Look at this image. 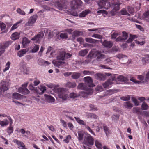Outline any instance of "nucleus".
<instances>
[{
    "mask_svg": "<svg viewBox=\"0 0 149 149\" xmlns=\"http://www.w3.org/2000/svg\"><path fill=\"white\" fill-rule=\"evenodd\" d=\"M56 53V57L57 61L53 60L52 63L56 66L59 68H63L66 65V63L62 61L64 60V54L65 49H57L55 51H52L50 53V55L52 57L53 56V54Z\"/></svg>",
    "mask_w": 149,
    "mask_h": 149,
    "instance_id": "nucleus-1",
    "label": "nucleus"
},
{
    "mask_svg": "<svg viewBox=\"0 0 149 149\" xmlns=\"http://www.w3.org/2000/svg\"><path fill=\"white\" fill-rule=\"evenodd\" d=\"M56 92L58 94L59 97L65 100L69 98L67 91L64 88H58L55 89Z\"/></svg>",
    "mask_w": 149,
    "mask_h": 149,
    "instance_id": "nucleus-2",
    "label": "nucleus"
},
{
    "mask_svg": "<svg viewBox=\"0 0 149 149\" xmlns=\"http://www.w3.org/2000/svg\"><path fill=\"white\" fill-rule=\"evenodd\" d=\"M10 83L8 81H2L0 83V94L8 90Z\"/></svg>",
    "mask_w": 149,
    "mask_h": 149,
    "instance_id": "nucleus-3",
    "label": "nucleus"
},
{
    "mask_svg": "<svg viewBox=\"0 0 149 149\" xmlns=\"http://www.w3.org/2000/svg\"><path fill=\"white\" fill-rule=\"evenodd\" d=\"M82 3L81 0H72L70 4V6L72 8L75 9L80 8Z\"/></svg>",
    "mask_w": 149,
    "mask_h": 149,
    "instance_id": "nucleus-4",
    "label": "nucleus"
},
{
    "mask_svg": "<svg viewBox=\"0 0 149 149\" xmlns=\"http://www.w3.org/2000/svg\"><path fill=\"white\" fill-rule=\"evenodd\" d=\"M93 92L92 88H88L86 90V91H81L80 92L79 94V96H80L84 98H87L88 95H91Z\"/></svg>",
    "mask_w": 149,
    "mask_h": 149,
    "instance_id": "nucleus-5",
    "label": "nucleus"
},
{
    "mask_svg": "<svg viewBox=\"0 0 149 149\" xmlns=\"http://www.w3.org/2000/svg\"><path fill=\"white\" fill-rule=\"evenodd\" d=\"M98 4L100 7L106 9H108L111 6L110 3L108 1V0H100Z\"/></svg>",
    "mask_w": 149,
    "mask_h": 149,
    "instance_id": "nucleus-6",
    "label": "nucleus"
},
{
    "mask_svg": "<svg viewBox=\"0 0 149 149\" xmlns=\"http://www.w3.org/2000/svg\"><path fill=\"white\" fill-rule=\"evenodd\" d=\"M44 36L43 31L39 32L38 34L36 35L34 37L32 38L31 40L33 41L36 43H40V40L42 39Z\"/></svg>",
    "mask_w": 149,
    "mask_h": 149,
    "instance_id": "nucleus-7",
    "label": "nucleus"
},
{
    "mask_svg": "<svg viewBox=\"0 0 149 149\" xmlns=\"http://www.w3.org/2000/svg\"><path fill=\"white\" fill-rule=\"evenodd\" d=\"M28 83H25L22 85V87L19 88L18 92L24 95H27L29 93V91L26 88Z\"/></svg>",
    "mask_w": 149,
    "mask_h": 149,
    "instance_id": "nucleus-8",
    "label": "nucleus"
},
{
    "mask_svg": "<svg viewBox=\"0 0 149 149\" xmlns=\"http://www.w3.org/2000/svg\"><path fill=\"white\" fill-rule=\"evenodd\" d=\"M84 142L85 144L93 145V139L90 135L86 134L84 137Z\"/></svg>",
    "mask_w": 149,
    "mask_h": 149,
    "instance_id": "nucleus-9",
    "label": "nucleus"
},
{
    "mask_svg": "<svg viewBox=\"0 0 149 149\" xmlns=\"http://www.w3.org/2000/svg\"><path fill=\"white\" fill-rule=\"evenodd\" d=\"M37 17V15H34L31 16L29 19L28 22L25 24L24 26L27 27L32 25L36 22Z\"/></svg>",
    "mask_w": 149,
    "mask_h": 149,
    "instance_id": "nucleus-10",
    "label": "nucleus"
},
{
    "mask_svg": "<svg viewBox=\"0 0 149 149\" xmlns=\"http://www.w3.org/2000/svg\"><path fill=\"white\" fill-rule=\"evenodd\" d=\"M94 55L96 57V59L98 61H100L102 59L105 58V56L102 54L100 51H96L94 53Z\"/></svg>",
    "mask_w": 149,
    "mask_h": 149,
    "instance_id": "nucleus-11",
    "label": "nucleus"
},
{
    "mask_svg": "<svg viewBox=\"0 0 149 149\" xmlns=\"http://www.w3.org/2000/svg\"><path fill=\"white\" fill-rule=\"evenodd\" d=\"M127 80L126 77L121 75H118L117 74H115L114 76L112 77V81H125Z\"/></svg>",
    "mask_w": 149,
    "mask_h": 149,
    "instance_id": "nucleus-12",
    "label": "nucleus"
},
{
    "mask_svg": "<svg viewBox=\"0 0 149 149\" xmlns=\"http://www.w3.org/2000/svg\"><path fill=\"white\" fill-rule=\"evenodd\" d=\"M19 66L21 71L24 74H27L28 70L26 67V63L24 61L20 63Z\"/></svg>",
    "mask_w": 149,
    "mask_h": 149,
    "instance_id": "nucleus-13",
    "label": "nucleus"
},
{
    "mask_svg": "<svg viewBox=\"0 0 149 149\" xmlns=\"http://www.w3.org/2000/svg\"><path fill=\"white\" fill-rule=\"evenodd\" d=\"M84 80L86 84L88 86L89 88L93 87V80L90 77L88 76L84 77Z\"/></svg>",
    "mask_w": 149,
    "mask_h": 149,
    "instance_id": "nucleus-14",
    "label": "nucleus"
},
{
    "mask_svg": "<svg viewBox=\"0 0 149 149\" xmlns=\"http://www.w3.org/2000/svg\"><path fill=\"white\" fill-rule=\"evenodd\" d=\"M100 41L102 44L103 46L107 48H110L113 45L112 42L110 41L105 40L103 42H102V40H101Z\"/></svg>",
    "mask_w": 149,
    "mask_h": 149,
    "instance_id": "nucleus-15",
    "label": "nucleus"
},
{
    "mask_svg": "<svg viewBox=\"0 0 149 149\" xmlns=\"http://www.w3.org/2000/svg\"><path fill=\"white\" fill-rule=\"evenodd\" d=\"M95 78L99 80H104L106 79V76L104 74L98 73L95 76Z\"/></svg>",
    "mask_w": 149,
    "mask_h": 149,
    "instance_id": "nucleus-16",
    "label": "nucleus"
},
{
    "mask_svg": "<svg viewBox=\"0 0 149 149\" xmlns=\"http://www.w3.org/2000/svg\"><path fill=\"white\" fill-rule=\"evenodd\" d=\"M10 44V42L9 41L0 43V49H4L7 47Z\"/></svg>",
    "mask_w": 149,
    "mask_h": 149,
    "instance_id": "nucleus-17",
    "label": "nucleus"
},
{
    "mask_svg": "<svg viewBox=\"0 0 149 149\" xmlns=\"http://www.w3.org/2000/svg\"><path fill=\"white\" fill-rule=\"evenodd\" d=\"M22 42L23 45L22 47L24 48L27 47L28 45L30 42V41L27 38L24 37L23 38Z\"/></svg>",
    "mask_w": 149,
    "mask_h": 149,
    "instance_id": "nucleus-18",
    "label": "nucleus"
},
{
    "mask_svg": "<svg viewBox=\"0 0 149 149\" xmlns=\"http://www.w3.org/2000/svg\"><path fill=\"white\" fill-rule=\"evenodd\" d=\"M45 99L46 101L49 103H52L55 101V99L52 97L48 95H45Z\"/></svg>",
    "mask_w": 149,
    "mask_h": 149,
    "instance_id": "nucleus-19",
    "label": "nucleus"
},
{
    "mask_svg": "<svg viewBox=\"0 0 149 149\" xmlns=\"http://www.w3.org/2000/svg\"><path fill=\"white\" fill-rule=\"evenodd\" d=\"M8 119L9 120L10 122V126L8 128V133L9 135H10L11 133H12L13 131V128L11 126L12 124L13 123V122L12 120L10 117H8Z\"/></svg>",
    "mask_w": 149,
    "mask_h": 149,
    "instance_id": "nucleus-20",
    "label": "nucleus"
},
{
    "mask_svg": "<svg viewBox=\"0 0 149 149\" xmlns=\"http://www.w3.org/2000/svg\"><path fill=\"white\" fill-rule=\"evenodd\" d=\"M38 64L40 65H45V64L47 65H49L50 63L47 61H45L43 60L40 58L38 60Z\"/></svg>",
    "mask_w": 149,
    "mask_h": 149,
    "instance_id": "nucleus-21",
    "label": "nucleus"
},
{
    "mask_svg": "<svg viewBox=\"0 0 149 149\" xmlns=\"http://www.w3.org/2000/svg\"><path fill=\"white\" fill-rule=\"evenodd\" d=\"M46 87L45 86H40L38 88L37 92L40 94H42L44 93V91L46 90Z\"/></svg>",
    "mask_w": 149,
    "mask_h": 149,
    "instance_id": "nucleus-22",
    "label": "nucleus"
},
{
    "mask_svg": "<svg viewBox=\"0 0 149 149\" xmlns=\"http://www.w3.org/2000/svg\"><path fill=\"white\" fill-rule=\"evenodd\" d=\"M19 33L17 32L13 33L11 35V39L14 40L18 39L19 37Z\"/></svg>",
    "mask_w": 149,
    "mask_h": 149,
    "instance_id": "nucleus-23",
    "label": "nucleus"
},
{
    "mask_svg": "<svg viewBox=\"0 0 149 149\" xmlns=\"http://www.w3.org/2000/svg\"><path fill=\"white\" fill-rule=\"evenodd\" d=\"M76 84L74 82H68L66 84L65 86L70 88H74L76 87Z\"/></svg>",
    "mask_w": 149,
    "mask_h": 149,
    "instance_id": "nucleus-24",
    "label": "nucleus"
},
{
    "mask_svg": "<svg viewBox=\"0 0 149 149\" xmlns=\"http://www.w3.org/2000/svg\"><path fill=\"white\" fill-rule=\"evenodd\" d=\"M77 88L79 89L86 90L87 89L86 85L83 83H80L79 84Z\"/></svg>",
    "mask_w": 149,
    "mask_h": 149,
    "instance_id": "nucleus-25",
    "label": "nucleus"
},
{
    "mask_svg": "<svg viewBox=\"0 0 149 149\" xmlns=\"http://www.w3.org/2000/svg\"><path fill=\"white\" fill-rule=\"evenodd\" d=\"M113 81L112 80V78L111 79L107 81L105 83H104L103 84V86L104 88H106L108 87H109L110 85H111V84H113V82H112Z\"/></svg>",
    "mask_w": 149,
    "mask_h": 149,
    "instance_id": "nucleus-26",
    "label": "nucleus"
},
{
    "mask_svg": "<svg viewBox=\"0 0 149 149\" xmlns=\"http://www.w3.org/2000/svg\"><path fill=\"white\" fill-rule=\"evenodd\" d=\"M124 105L125 108L131 109L133 106V104L130 101L124 102Z\"/></svg>",
    "mask_w": 149,
    "mask_h": 149,
    "instance_id": "nucleus-27",
    "label": "nucleus"
},
{
    "mask_svg": "<svg viewBox=\"0 0 149 149\" xmlns=\"http://www.w3.org/2000/svg\"><path fill=\"white\" fill-rule=\"evenodd\" d=\"M149 55H145L144 57H142V62L143 64H145L148 63V59Z\"/></svg>",
    "mask_w": 149,
    "mask_h": 149,
    "instance_id": "nucleus-28",
    "label": "nucleus"
},
{
    "mask_svg": "<svg viewBox=\"0 0 149 149\" xmlns=\"http://www.w3.org/2000/svg\"><path fill=\"white\" fill-rule=\"evenodd\" d=\"M88 49L81 50L79 52V55L80 56H84L88 53Z\"/></svg>",
    "mask_w": 149,
    "mask_h": 149,
    "instance_id": "nucleus-29",
    "label": "nucleus"
},
{
    "mask_svg": "<svg viewBox=\"0 0 149 149\" xmlns=\"http://www.w3.org/2000/svg\"><path fill=\"white\" fill-rule=\"evenodd\" d=\"M13 97L17 100L20 99L22 98V95L17 93H14L13 94Z\"/></svg>",
    "mask_w": 149,
    "mask_h": 149,
    "instance_id": "nucleus-30",
    "label": "nucleus"
},
{
    "mask_svg": "<svg viewBox=\"0 0 149 149\" xmlns=\"http://www.w3.org/2000/svg\"><path fill=\"white\" fill-rule=\"evenodd\" d=\"M63 113L64 114L67 118H68L70 120H73V119L71 116L72 115V113L66 111H63Z\"/></svg>",
    "mask_w": 149,
    "mask_h": 149,
    "instance_id": "nucleus-31",
    "label": "nucleus"
},
{
    "mask_svg": "<svg viewBox=\"0 0 149 149\" xmlns=\"http://www.w3.org/2000/svg\"><path fill=\"white\" fill-rule=\"evenodd\" d=\"M81 74L79 73L74 72L72 73L71 77L74 79H76L79 78Z\"/></svg>",
    "mask_w": 149,
    "mask_h": 149,
    "instance_id": "nucleus-32",
    "label": "nucleus"
},
{
    "mask_svg": "<svg viewBox=\"0 0 149 149\" xmlns=\"http://www.w3.org/2000/svg\"><path fill=\"white\" fill-rule=\"evenodd\" d=\"M13 141L14 142L19 146H20L24 148L25 147V145L23 142L20 141L16 139H14Z\"/></svg>",
    "mask_w": 149,
    "mask_h": 149,
    "instance_id": "nucleus-33",
    "label": "nucleus"
},
{
    "mask_svg": "<svg viewBox=\"0 0 149 149\" xmlns=\"http://www.w3.org/2000/svg\"><path fill=\"white\" fill-rule=\"evenodd\" d=\"M90 11L89 10H86L85 11H82L81 13L79 15V16L81 17H84L86 15L88 14L90 12Z\"/></svg>",
    "mask_w": 149,
    "mask_h": 149,
    "instance_id": "nucleus-34",
    "label": "nucleus"
},
{
    "mask_svg": "<svg viewBox=\"0 0 149 149\" xmlns=\"http://www.w3.org/2000/svg\"><path fill=\"white\" fill-rule=\"evenodd\" d=\"M116 57L118 58L119 59H123V60H124L125 61V62H126L127 61V57L126 56L122 54H119L116 56Z\"/></svg>",
    "mask_w": 149,
    "mask_h": 149,
    "instance_id": "nucleus-35",
    "label": "nucleus"
},
{
    "mask_svg": "<svg viewBox=\"0 0 149 149\" xmlns=\"http://www.w3.org/2000/svg\"><path fill=\"white\" fill-rule=\"evenodd\" d=\"M27 52L26 49H23L22 50L18 52L17 53V56L19 57L23 56L24 54Z\"/></svg>",
    "mask_w": 149,
    "mask_h": 149,
    "instance_id": "nucleus-36",
    "label": "nucleus"
},
{
    "mask_svg": "<svg viewBox=\"0 0 149 149\" xmlns=\"http://www.w3.org/2000/svg\"><path fill=\"white\" fill-rule=\"evenodd\" d=\"M141 109L143 110H147L149 108V106L145 102H143L141 106Z\"/></svg>",
    "mask_w": 149,
    "mask_h": 149,
    "instance_id": "nucleus-37",
    "label": "nucleus"
},
{
    "mask_svg": "<svg viewBox=\"0 0 149 149\" xmlns=\"http://www.w3.org/2000/svg\"><path fill=\"white\" fill-rule=\"evenodd\" d=\"M74 118L75 119L76 121L79 124L85 126L86 125L84 122L82 120L80 119L79 118L75 117Z\"/></svg>",
    "mask_w": 149,
    "mask_h": 149,
    "instance_id": "nucleus-38",
    "label": "nucleus"
},
{
    "mask_svg": "<svg viewBox=\"0 0 149 149\" xmlns=\"http://www.w3.org/2000/svg\"><path fill=\"white\" fill-rule=\"evenodd\" d=\"M72 56V54L69 53H66L65 49V53L64 56V60L70 58Z\"/></svg>",
    "mask_w": 149,
    "mask_h": 149,
    "instance_id": "nucleus-39",
    "label": "nucleus"
},
{
    "mask_svg": "<svg viewBox=\"0 0 149 149\" xmlns=\"http://www.w3.org/2000/svg\"><path fill=\"white\" fill-rule=\"evenodd\" d=\"M9 124V122L7 119H5L3 121H0V125L2 127H4Z\"/></svg>",
    "mask_w": 149,
    "mask_h": 149,
    "instance_id": "nucleus-40",
    "label": "nucleus"
},
{
    "mask_svg": "<svg viewBox=\"0 0 149 149\" xmlns=\"http://www.w3.org/2000/svg\"><path fill=\"white\" fill-rule=\"evenodd\" d=\"M56 5L57 6V8L60 10L63 9V5L58 1H56L55 2Z\"/></svg>",
    "mask_w": 149,
    "mask_h": 149,
    "instance_id": "nucleus-41",
    "label": "nucleus"
},
{
    "mask_svg": "<svg viewBox=\"0 0 149 149\" xmlns=\"http://www.w3.org/2000/svg\"><path fill=\"white\" fill-rule=\"evenodd\" d=\"M121 14L122 15H130L127 12V11L126 9L125 8H123L120 11Z\"/></svg>",
    "mask_w": 149,
    "mask_h": 149,
    "instance_id": "nucleus-42",
    "label": "nucleus"
},
{
    "mask_svg": "<svg viewBox=\"0 0 149 149\" xmlns=\"http://www.w3.org/2000/svg\"><path fill=\"white\" fill-rule=\"evenodd\" d=\"M79 97V94L78 95L77 93L72 92L70 94V97L71 98L74 99Z\"/></svg>",
    "mask_w": 149,
    "mask_h": 149,
    "instance_id": "nucleus-43",
    "label": "nucleus"
},
{
    "mask_svg": "<svg viewBox=\"0 0 149 149\" xmlns=\"http://www.w3.org/2000/svg\"><path fill=\"white\" fill-rule=\"evenodd\" d=\"M95 145L96 147L98 149H102V145L101 143L98 141H95Z\"/></svg>",
    "mask_w": 149,
    "mask_h": 149,
    "instance_id": "nucleus-44",
    "label": "nucleus"
},
{
    "mask_svg": "<svg viewBox=\"0 0 149 149\" xmlns=\"http://www.w3.org/2000/svg\"><path fill=\"white\" fill-rule=\"evenodd\" d=\"M6 27V25L2 21H0V29L1 31L4 30Z\"/></svg>",
    "mask_w": 149,
    "mask_h": 149,
    "instance_id": "nucleus-45",
    "label": "nucleus"
},
{
    "mask_svg": "<svg viewBox=\"0 0 149 149\" xmlns=\"http://www.w3.org/2000/svg\"><path fill=\"white\" fill-rule=\"evenodd\" d=\"M22 21L21 20L14 24L11 27V31L13 30L16 29L18 27V24L22 22Z\"/></svg>",
    "mask_w": 149,
    "mask_h": 149,
    "instance_id": "nucleus-46",
    "label": "nucleus"
},
{
    "mask_svg": "<svg viewBox=\"0 0 149 149\" xmlns=\"http://www.w3.org/2000/svg\"><path fill=\"white\" fill-rule=\"evenodd\" d=\"M120 5V3H116L115 4H113V5L114 6V9L116 10L117 11L119 9V6Z\"/></svg>",
    "mask_w": 149,
    "mask_h": 149,
    "instance_id": "nucleus-47",
    "label": "nucleus"
},
{
    "mask_svg": "<svg viewBox=\"0 0 149 149\" xmlns=\"http://www.w3.org/2000/svg\"><path fill=\"white\" fill-rule=\"evenodd\" d=\"M132 100L133 102L134 103L135 105L138 106L139 105V102L135 97H133L132 98Z\"/></svg>",
    "mask_w": 149,
    "mask_h": 149,
    "instance_id": "nucleus-48",
    "label": "nucleus"
},
{
    "mask_svg": "<svg viewBox=\"0 0 149 149\" xmlns=\"http://www.w3.org/2000/svg\"><path fill=\"white\" fill-rule=\"evenodd\" d=\"M132 110L134 113H138L140 114H141V113L139 111L140 109L138 107H134Z\"/></svg>",
    "mask_w": 149,
    "mask_h": 149,
    "instance_id": "nucleus-49",
    "label": "nucleus"
},
{
    "mask_svg": "<svg viewBox=\"0 0 149 149\" xmlns=\"http://www.w3.org/2000/svg\"><path fill=\"white\" fill-rule=\"evenodd\" d=\"M103 128L104 132H105L107 136L110 133V130L107 126H104Z\"/></svg>",
    "mask_w": 149,
    "mask_h": 149,
    "instance_id": "nucleus-50",
    "label": "nucleus"
},
{
    "mask_svg": "<svg viewBox=\"0 0 149 149\" xmlns=\"http://www.w3.org/2000/svg\"><path fill=\"white\" fill-rule=\"evenodd\" d=\"M39 49L38 45H36L33 47V48L32 49L31 52L32 53H35L37 52Z\"/></svg>",
    "mask_w": 149,
    "mask_h": 149,
    "instance_id": "nucleus-51",
    "label": "nucleus"
},
{
    "mask_svg": "<svg viewBox=\"0 0 149 149\" xmlns=\"http://www.w3.org/2000/svg\"><path fill=\"white\" fill-rule=\"evenodd\" d=\"M127 9L130 14H132L134 12V8L132 7L128 6Z\"/></svg>",
    "mask_w": 149,
    "mask_h": 149,
    "instance_id": "nucleus-52",
    "label": "nucleus"
},
{
    "mask_svg": "<svg viewBox=\"0 0 149 149\" xmlns=\"http://www.w3.org/2000/svg\"><path fill=\"white\" fill-rule=\"evenodd\" d=\"M137 78L139 80H140V81H141V83H143V81H144L145 79L143 76L141 75H138Z\"/></svg>",
    "mask_w": 149,
    "mask_h": 149,
    "instance_id": "nucleus-53",
    "label": "nucleus"
},
{
    "mask_svg": "<svg viewBox=\"0 0 149 149\" xmlns=\"http://www.w3.org/2000/svg\"><path fill=\"white\" fill-rule=\"evenodd\" d=\"M17 12L19 14L21 15H25V12L19 8L17 9Z\"/></svg>",
    "mask_w": 149,
    "mask_h": 149,
    "instance_id": "nucleus-54",
    "label": "nucleus"
},
{
    "mask_svg": "<svg viewBox=\"0 0 149 149\" xmlns=\"http://www.w3.org/2000/svg\"><path fill=\"white\" fill-rule=\"evenodd\" d=\"M112 120L115 122L118 121L119 119V116L117 115H113L112 116Z\"/></svg>",
    "mask_w": 149,
    "mask_h": 149,
    "instance_id": "nucleus-55",
    "label": "nucleus"
},
{
    "mask_svg": "<svg viewBox=\"0 0 149 149\" xmlns=\"http://www.w3.org/2000/svg\"><path fill=\"white\" fill-rule=\"evenodd\" d=\"M130 80L131 81H132L135 84H141V81L136 80L135 79V78L133 77H132L130 79Z\"/></svg>",
    "mask_w": 149,
    "mask_h": 149,
    "instance_id": "nucleus-56",
    "label": "nucleus"
},
{
    "mask_svg": "<svg viewBox=\"0 0 149 149\" xmlns=\"http://www.w3.org/2000/svg\"><path fill=\"white\" fill-rule=\"evenodd\" d=\"M119 34L118 32H114L111 35V38L112 39H115Z\"/></svg>",
    "mask_w": 149,
    "mask_h": 149,
    "instance_id": "nucleus-57",
    "label": "nucleus"
},
{
    "mask_svg": "<svg viewBox=\"0 0 149 149\" xmlns=\"http://www.w3.org/2000/svg\"><path fill=\"white\" fill-rule=\"evenodd\" d=\"M81 32L79 31H75L73 32L72 36L73 37H75L79 36Z\"/></svg>",
    "mask_w": 149,
    "mask_h": 149,
    "instance_id": "nucleus-58",
    "label": "nucleus"
},
{
    "mask_svg": "<svg viewBox=\"0 0 149 149\" xmlns=\"http://www.w3.org/2000/svg\"><path fill=\"white\" fill-rule=\"evenodd\" d=\"M149 80V71H148L146 75V77L144 81H143V83L148 82Z\"/></svg>",
    "mask_w": 149,
    "mask_h": 149,
    "instance_id": "nucleus-59",
    "label": "nucleus"
},
{
    "mask_svg": "<svg viewBox=\"0 0 149 149\" xmlns=\"http://www.w3.org/2000/svg\"><path fill=\"white\" fill-rule=\"evenodd\" d=\"M120 99L122 100L127 101L130 99V97L129 95L127 97H120Z\"/></svg>",
    "mask_w": 149,
    "mask_h": 149,
    "instance_id": "nucleus-60",
    "label": "nucleus"
},
{
    "mask_svg": "<svg viewBox=\"0 0 149 149\" xmlns=\"http://www.w3.org/2000/svg\"><path fill=\"white\" fill-rule=\"evenodd\" d=\"M60 121L62 126L66 128L67 127V124L62 119H61L60 120Z\"/></svg>",
    "mask_w": 149,
    "mask_h": 149,
    "instance_id": "nucleus-61",
    "label": "nucleus"
},
{
    "mask_svg": "<svg viewBox=\"0 0 149 149\" xmlns=\"http://www.w3.org/2000/svg\"><path fill=\"white\" fill-rule=\"evenodd\" d=\"M107 92H108L109 95H111L116 92H117V90L111 89L109 90H108Z\"/></svg>",
    "mask_w": 149,
    "mask_h": 149,
    "instance_id": "nucleus-62",
    "label": "nucleus"
},
{
    "mask_svg": "<svg viewBox=\"0 0 149 149\" xmlns=\"http://www.w3.org/2000/svg\"><path fill=\"white\" fill-rule=\"evenodd\" d=\"M78 139L79 141L82 140L84 136V134L81 133H79L78 134Z\"/></svg>",
    "mask_w": 149,
    "mask_h": 149,
    "instance_id": "nucleus-63",
    "label": "nucleus"
},
{
    "mask_svg": "<svg viewBox=\"0 0 149 149\" xmlns=\"http://www.w3.org/2000/svg\"><path fill=\"white\" fill-rule=\"evenodd\" d=\"M123 34V39L125 41L126 39H127V38L128 37V34L125 31H123L122 32Z\"/></svg>",
    "mask_w": 149,
    "mask_h": 149,
    "instance_id": "nucleus-64",
    "label": "nucleus"
}]
</instances>
